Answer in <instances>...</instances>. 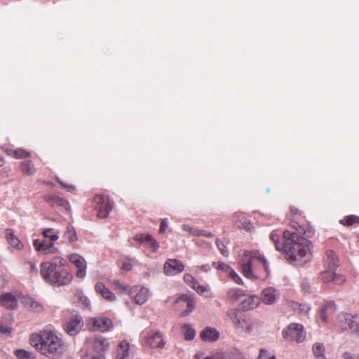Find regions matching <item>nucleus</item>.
Returning <instances> with one entry per match:
<instances>
[{"label":"nucleus","instance_id":"1","mask_svg":"<svg viewBox=\"0 0 359 359\" xmlns=\"http://www.w3.org/2000/svg\"><path fill=\"white\" fill-rule=\"evenodd\" d=\"M29 341L41 354L50 358H59L65 350L63 340L57 336L52 326H47L39 332L32 334Z\"/></svg>","mask_w":359,"mask_h":359},{"label":"nucleus","instance_id":"2","mask_svg":"<svg viewBox=\"0 0 359 359\" xmlns=\"http://www.w3.org/2000/svg\"><path fill=\"white\" fill-rule=\"evenodd\" d=\"M243 275L250 280H264L270 272L265 257L257 250H245L241 258Z\"/></svg>","mask_w":359,"mask_h":359},{"label":"nucleus","instance_id":"3","mask_svg":"<svg viewBox=\"0 0 359 359\" xmlns=\"http://www.w3.org/2000/svg\"><path fill=\"white\" fill-rule=\"evenodd\" d=\"M311 243L304 237H297L294 243L283 247L287 260L293 265L302 266L312 259Z\"/></svg>","mask_w":359,"mask_h":359},{"label":"nucleus","instance_id":"4","mask_svg":"<svg viewBox=\"0 0 359 359\" xmlns=\"http://www.w3.org/2000/svg\"><path fill=\"white\" fill-rule=\"evenodd\" d=\"M40 273L43 280L50 284L64 285L69 284L72 280V276L63 273L55 268V264L42 262L40 265Z\"/></svg>","mask_w":359,"mask_h":359},{"label":"nucleus","instance_id":"5","mask_svg":"<svg viewBox=\"0 0 359 359\" xmlns=\"http://www.w3.org/2000/svg\"><path fill=\"white\" fill-rule=\"evenodd\" d=\"M338 326L344 331L359 336V315L347 313H341L338 316Z\"/></svg>","mask_w":359,"mask_h":359},{"label":"nucleus","instance_id":"6","mask_svg":"<svg viewBox=\"0 0 359 359\" xmlns=\"http://www.w3.org/2000/svg\"><path fill=\"white\" fill-rule=\"evenodd\" d=\"M226 316L232 322L234 328L238 332L249 333L252 331V324L243 315L241 314L236 309H229L226 311Z\"/></svg>","mask_w":359,"mask_h":359},{"label":"nucleus","instance_id":"7","mask_svg":"<svg viewBox=\"0 0 359 359\" xmlns=\"http://www.w3.org/2000/svg\"><path fill=\"white\" fill-rule=\"evenodd\" d=\"M282 334L284 339L289 341H295L297 343H301L306 339L304 327L299 323H291L287 329L283 331Z\"/></svg>","mask_w":359,"mask_h":359},{"label":"nucleus","instance_id":"8","mask_svg":"<svg viewBox=\"0 0 359 359\" xmlns=\"http://www.w3.org/2000/svg\"><path fill=\"white\" fill-rule=\"evenodd\" d=\"M140 337L146 346L153 348H161L165 345L162 334L157 331L145 330L142 332Z\"/></svg>","mask_w":359,"mask_h":359},{"label":"nucleus","instance_id":"9","mask_svg":"<svg viewBox=\"0 0 359 359\" xmlns=\"http://www.w3.org/2000/svg\"><path fill=\"white\" fill-rule=\"evenodd\" d=\"M130 298L138 305L144 304L149 297V290L142 285H134L128 292Z\"/></svg>","mask_w":359,"mask_h":359},{"label":"nucleus","instance_id":"10","mask_svg":"<svg viewBox=\"0 0 359 359\" xmlns=\"http://www.w3.org/2000/svg\"><path fill=\"white\" fill-rule=\"evenodd\" d=\"M184 269V264L176 259H168L163 265L164 273L168 276H172L181 273Z\"/></svg>","mask_w":359,"mask_h":359},{"label":"nucleus","instance_id":"11","mask_svg":"<svg viewBox=\"0 0 359 359\" xmlns=\"http://www.w3.org/2000/svg\"><path fill=\"white\" fill-rule=\"evenodd\" d=\"M96 203L95 208L97 210V216L100 218H105L108 215L111 209L108 198L102 196H96L94 198Z\"/></svg>","mask_w":359,"mask_h":359},{"label":"nucleus","instance_id":"12","mask_svg":"<svg viewBox=\"0 0 359 359\" xmlns=\"http://www.w3.org/2000/svg\"><path fill=\"white\" fill-rule=\"evenodd\" d=\"M69 260L77 268L76 276L83 278L86 275V262L85 259L79 254H71L69 255Z\"/></svg>","mask_w":359,"mask_h":359},{"label":"nucleus","instance_id":"13","mask_svg":"<svg viewBox=\"0 0 359 359\" xmlns=\"http://www.w3.org/2000/svg\"><path fill=\"white\" fill-rule=\"evenodd\" d=\"M19 294L18 292H6L1 294V308L14 310L18 308Z\"/></svg>","mask_w":359,"mask_h":359},{"label":"nucleus","instance_id":"14","mask_svg":"<svg viewBox=\"0 0 359 359\" xmlns=\"http://www.w3.org/2000/svg\"><path fill=\"white\" fill-rule=\"evenodd\" d=\"M36 250L44 255L54 254L57 251V249L55 247L54 243L48 242L45 238L42 241L36 239L33 242Z\"/></svg>","mask_w":359,"mask_h":359},{"label":"nucleus","instance_id":"15","mask_svg":"<svg viewBox=\"0 0 359 359\" xmlns=\"http://www.w3.org/2000/svg\"><path fill=\"white\" fill-rule=\"evenodd\" d=\"M212 266L225 272L238 285H243V280L241 276L228 264L224 262H212Z\"/></svg>","mask_w":359,"mask_h":359},{"label":"nucleus","instance_id":"16","mask_svg":"<svg viewBox=\"0 0 359 359\" xmlns=\"http://www.w3.org/2000/svg\"><path fill=\"white\" fill-rule=\"evenodd\" d=\"M297 233H293L290 232L289 231H285L283 232V238L285 239L284 243L282 245V247H285L287 243H294L295 240H297V237H302L300 234H304L306 236H311L314 233V231L311 229H309L307 231L302 229V227H300L299 229H297Z\"/></svg>","mask_w":359,"mask_h":359},{"label":"nucleus","instance_id":"17","mask_svg":"<svg viewBox=\"0 0 359 359\" xmlns=\"http://www.w3.org/2000/svg\"><path fill=\"white\" fill-rule=\"evenodd\" d=\"M82 327V318L79 316H75L66 323L65 330L69 335L74 336L81 330Z\"/></svg>","mask_w":359,"mask_h":359},{"label":"nucleus","instance_id":"18","mask_svg":"<svg viewBox=\"0 0 359 359\" xmlns=\"http://www.w3.org/2000/svg\"><path fill=\"white\" fill-rule=\"evenodd\" d=\"M94 330L107 332L112 327L111 320L106 317H97L91 320Z\"/></svg>","mask_w":359,"mask_h":359},{"label":"nucleus","instance_id":"19","mask_svg":"<svg viewBox=\"0 0 359 359\" xmlns=\"http://www.w3.org/2000/svg\"><path fill=\"white\" fill-rule=\"evenodd\" d=\"M335 310V304L332 302H326L320 307L318 318L323 323H327L328 316L333 313Z\"/></svg>","mask_w":359,"mask_h":359},{"label":"nucleus","instance_id":"20","mask_svg":"<svg viewBox=\"0 0 359 359\" xmlns=\"http://www.w3.org/2000/svg\"><path fill=\"white\" fill-rule=\"evenodd\" d=\"M6 239L8 244L13 249H14L17 251H20L21 250L23 249V248H24L23 243L15 236L14 231L12 229H6Z\"/></svg>","mask_w":359,"mask_h":359},{"label":"nucleus","instance_id":"21","mask_svg":"<svg viewBox=\"0 0 359 359\" xmlns=\"http://www.w3.org/2000/svg\"><path fill=\"white\" fill-rule=\"evenodd\" d=\"M339 259L334 252L327 250L324 257V269L336 270L339 266Z\"/></svg>","mask_w":359,"mask_h":359},{"label":"nucleus","instance_id":"22","mask_svg":"<svg viewBox=\"0 0 359 359\" xmlns=\"http://www.w3.org/2000/svg\"><path fill=\"white\" fill-rule=\"evenodd\" d=\"M21 302L25 307L31 311L36 313H41L43 311V306L30 297H22Z\"/></svg>","mask_w":359,"mask_h":359},{"label":"nucleus","instance_id":"23","mask_svg":"<svg viewBox=\"0 0 359 359\" xmlns=\"http://www.w3.org/2000/svg\"><path fill=\"white\" fill-rule=\"evenodd\" d=\"M95 290L96 292L102 296L105 300L108 302H114L116 300V295L106 287L102 283H97L95 285Z\"/></svg>","mask_w":359,"mask_h":359},{"label":"nucleus","instance_id":"24","mask_svg":"<svg viewBox=\"0 0 359 359\" xmlns=\"http://www.w3.org/2000/svg\"><path fill=\"white\" fill-rule=\"evenodd\" d=\"M180 302L186 303L187 309L182 313V316H187L189 315L195 307V302L194 298L188 294H182L176 299L175 303Z\"/></svg>","mask_w":359,"mask_h":359},{"label":"nucleus","instance_id":"25","mask_svg":"<svg viewBox=\"0 0 359 359\" xmlns=\"http://www.w3.org/2000/svg\"><path fill=\"white\" fill-rule=\"evenodd\" d=\"M219 332L215 328L206 327L201 333L200 337L205 341H215L219 338Z\"/></svg>","mask_w":359,"mask_h":359},{"label":"nucleus","instance_id":"26","mask_svg":"<svg viewBox=\"0 0 359 359\" xmlns=\"http://www.w3.org/2000/svg\"><path fill=\"white\" fill-rule=\"evenodd\" d=\"M260 302L259 297L256 295L246 296L241 302L242 309L245 311H249L255 309Z\"/></svg>","mask_w":359,"mask_h":359},{"label":"nucleus","instance_id":"27","mask_svg":"<svg viewBox=\"0 0 359 359\" xmlns=\"http://www.w3.org/2000/svg\"><path fill=\"white\" fill-rule=\"evenodd\" d=\"M130 344L126 340L120 341L116 351L115 359H129Z\"/></svg>","mask_w":359,"mask_h":359},{"label":"nucleus","instance_id":"28","mask_svg":"<svg viewBox=\"0 0 359 359\" xmlns=\"http://www.w3.org/2000/svg\"><path fill=\"white\" fill-rule=\"evenodd\" d=\"M262 299L266 304H273L276 299V290L272 287L263 290L262 293Z\"/></svg>","mask_w":359,"mask_h":359},{"label":"nucleus","instance_id":"29","mask_svg":"<svg viewBox=\"0 0 359 359\" xmlns=\"http://www.w3.org/2000/svg\"><path fill=\"white\" fill-rule=\"evenodd\" d=\"M312 353L315 359H327L325 355V346L323 343H314L312 346Z\"/></svg>","mask_w":359,"mask_h":359},{"label":"nucleus","instance_id":"30","mask_svg":"<svg viewBox=\"0 0 359 359\" xmlns=\"http://www.w3.org/2000/svg\"><path fill=\"white\" fill-rule=\"evenodd\" d=\"M42 235L44 238L49 239L50 243H54L59 238L60 231L48 228L43 230Z\"/></svg>","mask_w":359,"mask_h":359},{"label":"nucleus","instance_id":"31","mask_svg":"<svg viewBox=\"0 0 359 359\" xmlns=\"http://www.w3.org/2000/svg\"><path fill=\"white\" fill-rule=\"evenodd\" d=\"M93 346L97 351H105L109 348V344L106 339L100 337L95 339Z\"/></svg>","mask_w":359,"mask_h":359},{"label":"nucleus","instance_id":"32","mask_svg":"<svg viewBox=\"0 0 359 359\" xmlns=\"http://www.w3.org/2000/svg\"><path fill=\"white\" fill-rule=\"evenodd\" d=\"M182 333L187 341L193 340L196 336L195 330L189 324H184L182 327Z\"/></svg>","mask_w":359,"mask_h":359},{"label":"nucleus","instance_id":"33","mask_svg":"<svg viewBox=\"0 0 359 359\" xmlns=\"http://www.w3.org/2000/svg\"><path fill=\"white\" fill-rule=\"evenodd\" d=\"M65 238L69 243H73L77 240L75 229L72 225H68L64 234Z\"/></svg>","mask_w":359,"mask_h":359},{"label":"nucleus","instance_id":"34","mask_svg":"<svg viewBox=\"0 0 359 359\" xmlns=\"http://www.w3.org/2000/svg\"><path fill=\"white\" fill-rule=\"evenodd\" d=\"M243 296L244 293L243 290L238 288H232L227 292L228 299L233 302L239 300Z\"/></svg>","mask_w":359,"mask_h":359},{"label":"nucleus","instance_id":"35","mask_svg":"<svg viewBox=\"0 0 359 359\" xmlns=\"http://www.w3.org/2000/svg\"><path fill=\"white\" fill-rule=\"evenodd\" d=\"M192 289H194L200 295H203L205 297H211L210 289L205 285H200L198 282L194 285Z\"/></svg>","mask_w":359,"mask_h":359},{"label":"nucleus","instance_id":"36","mask_svg":"<svg viewBox=\"0 0 359 359\" xmlns=\"http://www.w3.org/2000/svg\"><path fill=\"white\" fill-rule=\"evenodd\" d=\"M48 201L50 202L52 205L62 206L65 209H68L69 208L68 202L57 196H50L48 198Z\"/></svg>","mask_w":359,"mask_h":359},{"label":"nucleus","instance_id":"37","mask_svg":"<svg viewBox=\"0 0 359 359\" xmlns=\"http://www.w3.org/2000/svg\"><path fill=\"white\" fill-rule=\"evenodd\" d=\"M75 299L80 302L81 304L86 308H89L90 305V302L89 299L85 296L83 292L80 290H77L75 294Z\"/></svg>","mask_w":359,"mask_h":359},{"label":"nucleus","instance_id":"38","mask_svg":"<svg viewBox=\"0 0 359 359\" xmlns=\"http://www.w3.org/2000/svg\"><path fill=\"white\" fill-rule=\"evenodd\" d=\"M280 238V233L277 231H272L270 234V239L273 242L275 248L278 251L283 250L282 244L278 242Z\"/></svg>","mask_w":359,"mask_h":359},{"label":"nucleus","instance_id":"39","mask_svg":"<svg viewBox=\"0 0 359 359\" xmlns=\"http://www.w3.org/2000/svg\"><path fill=\"white\" fill-rule=\"evenodd\" d=\"M340 223L344 225L351 226L354 224L359 223V217L355 215L346 216L340 220Z\"/></svg>","mask_w":359,"mask_h":359},{"label":"nucleus","instance_id":"40","mask_svg":"<svg viewBox=\"0 0 359 359\" xmlns=\"http://www.w3.org/2000/svg\"><path fill=\"white\" fill-rule=\"evenodd\" d=\"M5 151L8 155H13L15 158H26L29 156V154L23 149H18L13 151H10L8 149H5Z\"/></svg>","mask_w":359,"mask_h":359},{"label":"nucleus","instance_id":"41","mask_svg":"<svg viewBox=\"0 0 359 359\" xmlns=\"http://www.w3.org/2000/svg\"><path fill=\"white\" fill-rule=\"evenodd\" d=\"M334 270H329L324 269L321 272L320 278L324 283H329L332 280Z\"/></svg>","mask_w":359,"mask_h":359},{"label":"nucleus","instance_id":"42","mask_svg":"<svg viewBox=\"0 0 359 359\" xmlns=\"http://www.w3.org/2000/svg\"><path fill=\"white\" fill-rule=\"evenodd\" d=\"M15 354L19 359H29L33 355L32 353L24 349L15 350Z\"/></svg>","mask_w":359,"mask_h":359},{"label":"nucleus","instance_id":"43","mask_svg":"<svg viewBox=\"0 0 359 359\" xmlns=\"http://www.w3.org/2000/svg\"><path fill=\"white\" fill-rule=\"evenodd\" d=\"M146 243L149 245L153 252H156L159 248L158 243L151 235H148Z\"/></svg>","mask_w":359,"mask_h":359},{"label":"nucleus","instance_id":"44","mask_svg":"<svg viewBox=\"0 0 359 359\" xmlns=\"http://www.w3.org/2000/svg\"><path fill=\"white\" fill-rule=\"evenodd\" d=\"M21 168L25 173L28 175H31L34 172V168H33L30 162H22L21 164Z\"/></svg>","mask_w":359,"mask_h":359},{"label":"nucleus","instance_id":"45","mask_svg":"<svg viewBox=\"0 0 359 359\" xmlns=\"http://www.w3.org/2000/svg\"><path fill=\"white\" fill-rule=\"evenodd\" d=\"M184 282L189 285L191 288H193L194 285L196 284L198 282L191 274L185 273L184 275Z\"/></svg>","mask_w":359,"mask_h":359},{"label":"nucleus","instance_id":"46","mask_svg":"<svg viewBox=\"0 0 359 359\" xmlns=\"http://www.w3.org/2000/svg\"><path fill=\"white\" fill-rule=\"evenodd\" d=\"M301 287L304 294H309L311 292V284L308 280H302Z\"/></svg>","mask_w":359,"mask_h":359},{"label":"nucleus","instance_id":"47","mask_svg":"<svg viewBox=\"0 0 359 359\" xmlns=\"http://www.w3.org/2000/svg\"><path fill=\"white\" fill-rule=\"evenodd\" d=\"M345 281V278L341 274H337L335 273V271H334L332 280L334 284L336 285H341Z\"/></svg>","mask_w":359,"mask_h":359},{"label":"nucleus","instance_id":"48","mask_svg":"<svg viewBox=\"0 0 359 359\" xmlns=\"http://www.w3.org/2000/svg\"><path fill=\"white\" fill-rule=\"evenodd\" d=\"M182 228L184 231L188 232L190 235L196 236L198 229L193 228L189 224H182Z\"/></svg>","mask_w":359,"mask_h":359},{"label":"nucleus","instance_id":"49","mask_svg":"<svg viewBox=\"0 0 359 359\" xmlns=\"http://www.w3.org/2000/svg\"><path fill=\"white\" fill-rule=\"evenodd\" d=\"M216 244H217V246L219 250V252L224 255V256H228L229 255V251L226 248V247L224 245V243L219 241V240H217L216 241Z\"/></svg>","mask_w":359,"mask_h":359},{"label":"nucleus","instance_id":"50","mask_svg":"<svg viewBox=\"0 0 359 359\" xmlns=\"http://www.w3.org/2000/svg\"><path fill=\"white\" fill-rule=\"evenodd\" d=\"M50 264H55V268L57 269H58L59 266H63L65 265L66 260L65 259H63L62 257H56L53 259V260L51 262H50Z\"/></svg>","mask_w":359,"mask_h":359},{"label":"nucleus","instance_id":"51","mask_svg":"<svg viewBox=\"0 0 359 359\" xmlns=\"http://www.w3.org/2000/svg\"><path fill=\"white\" fill-rule=\"evenodd\" d=\"M310 309H311L309 305L300 304V308L299 309L297 313L302 316H306L309 313Z\"/></svg>","mask_w":359,"mask_h":359},{"label":"nucleus","instance_id":"52","mask_svg":"<svg viewBox=\"0 0 359 359\" xmlns=\"http://www.w3.org/2000/svg\"><path fill=\"white\" fill-rule=\"evenodd\" d=\"M224 357L222 351H217L210 355L203 358V359H223Z\"/></svg>","mask_w":359,"mask_h":359},{"label":"nucleus","instance_id":"53","mask_svg":"<svg viewBox=\"0 0 359 359\" xmlns=\"http://www.w3.org/2000/svg\"><path fill=\"white\" fill-rule=\"evenodd\" d=\"M114 284L122 292L128 290V285L123 283H121L118 280H114Z\"/></svg>","mask_w":359,"mask_h":359},{"label":"nucleus","instance_id":"54","mask_svg":"<svg viewBox=\"0 0 359 359\" xmlns=\"http://www.w3.org/2000/svg\"><path fill=\"white\" fill-rule=\"evenodd\" d=\"M149 234H142V233H139V234H136L133 238L135 241H137V242H140V243H146L147 240V236H148Z\"/></svg>","mask_w":359,"mask_h":359},{"label":"nucleus","instance_id":"55","mask_svg":"<svg viewBox=\"0 0 359 359\" xmlns=\"http://www.w3.org/2000/svg\"><path fill=\"white\" fill-rule=\"evenodd\" d=\"M196 236L197 237L205 236V237H208V238H212V237H213V233H212L211 232L207 231L205 230H203V229H198Z\"/></svg>","mask_w":359,"mask_h":359},{"label":"nucleus","instance_id":"56","mask_svg":"<svg viewBox=\"0 0 359 359\" xmlns=\"http://www.w3.org/2000/svg\"><path fill=\"white\" fill-rule=\"evenodd\" d=\"M243 229L251 231L253 228L252 224L246 219H243V221H241V226Z\"/></svg>","mask_w":359,"mask_h":359},{"label":"nucleus","instance_id":"57","mask_svg":"<svg viewBox=\"0 0 359 359\" xmlns=\"http://www.w3.org/2000/svg\"><path fill=\"white\" fill-rule=\"evenodd\" d=\"M167 226H168L167 219H162L161 221L159 232L161 233H163L165 231Z\"/></svg>","mask_w":359,"mask_h":359},{"label":"nucleus","instance_id":"58","mask_svg":"<svg viewBox=\"0 0 359 359\" xmlns=\"http://www.w3.org/2000/svg\"><path fill=\"white\" fill-rule=\"evenodd\" d=\"M290 308L296 312L297 313L299 309L300 308V304L295 302H291L289 303Z\"/></svg>","mask_w":359,"mask_h":359},{"label":"nucleus","instance_id":"59","mask_svg":"<svg viewBox=\"0 0 359 359\" xmlns=\"http://www.w3.org/2000/svg\"><path fill=\"white\" fill-rule=\"evenodd\" d=\"M1 335L6 334V336H8L11 333V328L8 326H2L1 325Z\"/></svg>","mask_w":359,"mask_h":359},{"label":"nucleus","instance_id":"60","mask_svg":"<svg viewBox=\"0 0 359 359\" xmlns=\"http://www.w3.org/2000/svg\"><path fill=\"white\" fill-rule=\"evenodd\" d=\"M269 355L268 351L265 349H261L258 359H267Z\"/></svg>","mask_w":359,"mask_h":359},{"label":"nucleus","instance_id":"61","mask_svg":"<svg viewBox=\"0 0 359 359\" xmlns=\"http://www.w3.org/2000/svg\"><path fill=\"white\" fill-rule=\"evenodd\" d=\"M132 264L128 262L123 263L121 266V269L125 271H129L132 269Z\"/></svg>","mask_w":359,"mask_h":359},{"label":"nucleus","instance_id":"62","mask_svg":"<svg viewBox=\"0 0 359 359\" xmlns=\"http://www.w3.org/2000/svg\"><path fill=\"white\" fill-rule=\"evenodd\" d=\"M343 358L344 359H359V355H357V356H353L351 353H344L343 355Z\"/></svg>","mask_w":359,"mask_h":359},{"label":"nucleus","instance_id":"63","mask_svg":"<svg viewBox=\"0 0 359 359\" xmlns=\"http://www.w3.org/2000/svg\"><path fill=\"white\" fill-rule=\"evenodd\" d=\"M58 182L61 184V186L63 188L67 189L68 191H70V190L74 189V186L66 184L63 183L62 181H58Z\"/></svg>","mask_w":359,"mask_h":359},{"label":"nucleus","instance_id":"64","mask_svg":"<svg viewBox=\"0 0 359 359\" xmlns=\"http://www.w3.org/2000/svg\"><path fill=\"white\" fill-rule=\"evenodd\" d=\"M89 359H105V357L104 355L100 354L97 355H94Z\"/></svg>","mask_w":359,"mask_h":359}]
</instances>
